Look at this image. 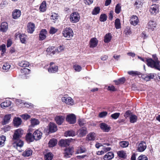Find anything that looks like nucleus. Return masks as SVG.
Returning <instances> with one entry per match:
<instances>
[{
    "instance_id": "nucleus-1",
    "label": "nucleus",
    "mask_w": 160,
    "mask_h": 160,
    "mask_svg": "<svg viewBox=\"0 0 160 160\" xmlns=\"http://www.w3.org/2000/svg\"><path fill=\"white\" fill-rule=\"evenodd\" d=\"M155 60H153L151 58L147 60V65L151 68L160 71V65L158 58H156Z\"/></svg>"
},
{
    "instance_id": "nucleus-2",
    "label": "nucleus",
    "mask_w": 160,
    "mask_h": 160,
    "mask_svg": "<svg viewBox=\"0 0 160 160\" xmlns=\"http://www.w3.org/2000/svg\"><path fill=\"white\" fill-rule=\"evenodd\" d=\"M70 20L72 23H76L79 21L80 19V16L77 12H74L70 15Z\"/></svg>"
},
{
    "instance_id": "nucleus-3",
    "label": "nucleus",
    "mask_w": 160,
    "mask_h": 160,
    "mask_svg": "<svg viewBox=\"0 0 160 160\" xmlns=\"http://www.w3.org/2000/svg\"><path fill=\"white\" fill-rule=\"evenodd\" d=\"M63 36L68 39L71 38L73 35V32L72 29L70 28H66L62 32Z\"/></svg>"
},
{
    "instance_id": "nucleus-4",
    "label": "nucleus",
    "mask_w": 160,
    "mask_h": 160,
    "mask_svg": "<svg viewBox=\"0 0 160 160\" xmlns=\"http://www.w3.org/2000/svg\"><path fill=\"white\" fill-rule=\"evenodd\" d=\"M23 133V131L21 129H18L15 130L13 136V139L15 140L20 139Z\"/></svg>"
},
{
    "instance_id": "nucleus-5",
    "label": "nucleus",
    "mask_w": 160,
    "mask_h": 160,
    "mask_svg": "<svg viewBox=\"0 0 160 160\" xmlns=\"http://www.w3.org/2000/svg\"><path fill=\"white\" fill-rule=\"evenodd\" d=\"M87 133V128L85 127L81 128L77 131L78 135L80 137H82L85 136Z\"/></svg>"
},
{
    "instance_id": "nucleus-6",
    "label": "nucleus",
    "mask_w": 160,
    "mask_h": 160,
    "mask_svg": "<svg viewBox=\"0 0 160 160\" xmlns=\"http://www.w3.org/2000/svg\"><path fill=\"white\" fill-rule=\"evenodd\" d=\"M149 11L152 15H155L159 12V9L158 5H151L149 9Z\"/></svg>"
},
{
    "instance_id": "nucleus-7",
    "label": "nucleus",
    "mask_w": 160,
    "mask_h": 160,
    "mask_svg": "<svg viewBox=\"0 0 160 160\" xmlns=\"http://www.w3.org/2000/svg\"><path fill=\"white\" fill-rule=\"evenodd\" d=\"M62 100L63 102L68 105H72L74 104L73 100L70 97H62Z\"/></svg>"
},
{
    "instance_id": "nucleus-8",
    "label": "nucleus",
    "mask_w": 160,
    "mask_h": 160,
    "mask_svg": "<svg viewBox=\"0 0 160 160\" xmlns=\"http://www.w3.org/2000/svg\"><path fill=\"white\" fill-rule=\"evenodd\" d=\"M66 120L70 123L74 124L76 122V118L75 115L71 114L67 116Z\"/></svg>"
},
{
    "instance_id": "nucleus-9",
    "label": "nucleus",
    "mask_w": 160,
    "mask_h": 160,
    "mask_svg": "<svg viewBox=\"0 0 160 160\" xmlns=\"http://www.w3.org/2000/svg\"><path fill=\"white\" fill-rule=\"evenodd\" d=\"M58 67L57 66L54 64L53 62L50 63V66L48 69V72L50 73H54L58 72Z\"/></svg>"
},
{
    "instance_id": "nucleus-10",
    "label": "nucleus",
    "mask_w": 160,
    "mask_h": 160,
    "mask_svg": "<svg viewBox=\"0 0 160 160\" xmlns=\"http://www.w3.org/2000/svg\"><path fill=\"white\" fill-rule=\"evenodd\" d=\"M129 21L131 24L135 26L138 23L139 20L137 16L133 15L130 18Z\"/></svg>"
},
{
    "instance_id": "nucleus-11",
    "label": "nucleus",
    "mask_w": 160,
    "mask_h": 160,
    "mask_svg": "<svg viewBox=\"0 0 160 160\" xmlns=\"http://www.w3.org/2000/svg\"><path fill=\"white\" fill-rule=\"evenodd\" d=\"M16 140H13V144L14 147L15 146V144L17 147L16 148L18 149V147L21 148L23 146V142L22 141L20 140V139H18Z\"/></svg>"
},
{
    "instance_id": "nucleus-12",
    "label": "nucleus",
    "mask_w": 160,
    "mask_h": 160,
    "mask_svg": "<svg viewBox=\"0 0 160 160\" xmlns=\"http://www.w3.org/2000/svg\"><path fill=\"white\" fill-rule=\"evenodd\" d=\"M42 133L38 129L36 130L33 133V136L35 140H38L40 139L42 137Z\"/></svg>"
},
{
    "instance_id": "nucleus-13",
    "label": "nucleus",
    "mask_w": 160,
    "mask_h": 160,
    "mask_svg": "<svg viewBox=\"0 0 160 160\" xmlns=\"http://www.w3.org/2000/svg\"><path fill=\"white\" fill-rule=\"evenodd\" d=\"M146 142L144 141H142L138 145L137 150L139 152H142L146 149Z\"/></svg>"
},
{
    "instance_id": "nucleus-14",
    "label": "nucleus",
    "mask_w": 160,
    "mask_h": 160,
    "mask_svg": "<svg viewBox=\"0 0 160 160\" xmlns=\"http://www.w3.org/2000/svg\"><path fill=\"white\" fill-rule=\"evenodd\" d=\"M50 132L52 133L56 132L57 130V128L56 124L53 122H50L48 125Z\"/></svg>"
},
{
    "instance_id": "nucleus-15",
    "label": "nucleus",
    "mask_w": 160,
    "mask_h": 160,
    "mask_svg": "<svg viewBox=\"0 0 160 160\" xmlns=\"http://www.w3.org/2000/svg\"><path fill=\"white\" fill-rule=\"evenodd\" d=\"M101 129L104 132H108L111 129V128L109 126L104 123H102L100 124Z\"/></svg>"
},
{
    "instance_id": "nucleus-16",
    "label": "nucleus",
    "mask_w": 160,
    "mask_h": 160,
    "mask_svg": "<svg viewBox=\"0 0 160 160\" xmlns=\"http://www.w3.org/2000/svg\"><path fill=\"white\" fill-rule=\"evenodd\" d=\"M35 29V25L34 23L29 22L27 25V31L28 32L32 33L34 31Z\"/></svg>"
},
{
    "instance_id": "nucleus-17",
    "label": "nucleus",
    "mask_w": 160,
    "mask_h": 160,
    "mask_svg": "<svg viewBox=\"0 0 160 160\" xmlns=\"http://www.w3.org/2000/svg\"><path fill=\"white\" fill-rule=\"evenodd\" d=\"M65 117L62 116H57L55 118L56 123L58 125H60L62 123Z\"/></svg>"
},
{
    "instance_id": "nucleus-18",
    "label": "nucleus",
    "mask_w": 160,
    "mask_h": 160,
    "mask_svg": "<svg viewBox=\"0 0 160 160\" xmlns=\"http://www.w3.org/2000/svg\"><path fill=\"white\" fill-rule=\"evenodd\" d=\"M70 140L61 139L59 143V145L62 147H67L69 145Z\"/></svg>"
},
{
    "instance_id": "nucleus-19",
    "label": "nucleus",
    "mask_w": 160,
    "mask_h": 160,
    "mask_svg": "<svg viewBox=\"0 0 160 160\" xmlns=\"http://www.w3.org/2000/svg\"><path fill=\"white\" fill-rule=\"evenodd\" d=\"M73 152V150L72 148H66L65 150L64 157L66 158H68L70 157Z\"/></svg>"
},
{
    "instance_id": "nucleus-20",
    "label": "nucleus",
    "mask_w": 160,
    "mask_h": 160,
    "mask_svg": "<svg viewBox=\"0 0 160 160\" xmlns=\"http://www.w3.org/2000/svg\"><path fill=\"white\" fill-rule=\"evenodd\" d=\"M156 26V23L155 22L153 21H150L148 22L147 27L149 29L153 31Z\"/></svg>"
},
{
    "instance_id": "nucleus-21",
    "label": "nucleus",
    "mask_w": 160,
    "mask_h": 160,
    "mask_svg": "<svg viewBox=\"0 0 160 160\" xmlns=\"http://www.w3.org/2000/svg\"><path fill=\"white\" fill-rule=\"evenodd\" d=\"M21 11L18 9L14 10L12 13V17L13 18L17 19L21 16Z\"/></svg>"
},
{
    "instance_id": "nucleus-22",
    "label": "nucleus",
    "mask_w": 160,
    "mask_h": 160,
    "mask_svg": "<svg viewBox=\"0 0 160 160\" xmlns=\"http://www.w3.org/2000/svg\"><path fill=\"white\" fill-rule=\"evenodd\" d=\"M98 43V40L96 38H92L90 40V47L92 48L95 47L97 46Z\"/></svg>"
},
{
    "instance_id": "nucleus-23",
    "label": "nucleus",
    "mask_w": 160,
    "mask_h": 160,
    "mask_svg": "<svg viewBox=\"0 0 160 160\" xmlns=\"http://www.w3.org/2000/svg\"><path fill=\"white\" fill-rule=\"evenodd\" d=\"M47 34V31L46 29H42L40 32L39 36V40H42L46 38V35Z\"/></svg>"
},
{
    "instance_id": "nucleus-24",
    "label": "nucleus",
    "mask_w": 160,
    "mask_h": 160,
    "mask_svg": "<svg viewBox=\"0 0 160 160\" xmlns=\"http://www.w3.org/2000/svg\"><path fill=\"white\" fill-rule=\"evenodd\" d=\"M114 156L113 153L112 152H109L107 153L103 157L104 160H110Z\"/></svg>"
},
{
    "instance_id": "nucleus-25",
    "label": "nucleus",
    "mask_w": 160,
    "mask_h": 160,
    "mask_svg": "<svg viewBox=\"0 0 160 160\" xmlns=\"http://www.w3.org/2000/svg\"><path fill=\"white\" fill-rule=\"evenodd\" d=\"M8 23L5 22H2L0 27V30L2 32H5L8 29Z\"/></svg>"
},
{
    "instance_id": "nucleus-26",
    "label": "nucleus",
    "mask_w": 160,
    "mask_h": 160,
    "mask_svg": "<svg viewBox=\"0 0 160 160\" xmlns=\"http://www.w3.org/2000/svg\"><path fill=\"white\" fill-rule=\"evenodd\" d=\"M13 122L14 125L16 127H18L21 124L22 121L20 118L15 117L14 119Z\"/></svg>"
},
{
    "instance_id": "nucleus-27",
    "label": "nucleus",
    "mask_w": 160,
    "mask_h": 160,
    "mask_svg": "<svg viewBox=\"0 0 160 160\" xmlns=\"http://www.w3.org/2000/svg\"><path fill=\"white\" fill-rule=\"evenodd\" d=\"M96 137V134L93 132H91L89 133L86 137L87 140L89 141L95 140Z\"/></svg>"
},
{
    "instance_id": "nucleus-28",
    "label": "nucleus",
    "mask_w": 160,
    "mask_h": 160,
    "mask_svg": "<svg viewBox=\"0 0 160 160\" xmlns=\"http://www.w3.org/2000/svg\"><path fill=\"white\" fill-rule=\"evenodd\" d=\"M54 48L55 47H50L48 48L46 50L47 54L51 55L55 54L56 53V51L54 50Z\"/></svg>"
},
{
    "instance_id": "nucleus-29",
    "label": "nucleus",
    "mask_w": 160,
    "mask_h": 160,
    "mask_svg": "<svg viewBox=\"0 0 160 160\" xmlns=\"http://www.w3.org/2000/svg\"><path fill=\"white\" fill-rule=\"evenodd\" d=\"M11 114H7L4 116L3 118V125L6 124L9 122L11 118Z\"/></svg>"
},
{
    "instance_id": "nucleus-30",
    "label": "nucleus",
    "mask_w": 160,
    "mask_h": 160,
    "mask_svg": "<svg viewBox=\"0 0 160 160\" xmlns=\"http://www.w3.org/2000/svg\"><path fill=\"white\" fill-rule=\"evenodd\" d=\"M39 10L41 12H44L46 10V2L43 1L40 5L39 7Z\"/></svg>"
},
{
    "instance_id": "nucleus-31",
    "label": "nucleus",
    "mask_w": 160,
    "mask_h": 160,
    "mask_svg": "<svg viewBox=\"0 0 160 160\" xmlns=\"http://www.w3.org/2000/svg\"><path fill=\"white\" fill-rule=\"evenodd\" d=\"M11 102L9 100H6L1 104V107L2 108H5L6 107H8L11 105Z\"/></svg>"
},
{
    "instance_id": "nucleus-32",
    "label": "nucleus",
    "mask_w": 160,
    "mask_h": 160,
    "mask_svg": "<svg viewBox=\"0 0 160 160\" xmlns=\"http://www.w3.org/2000/svg\"><path fill=\"white\" fill-rule=\"evenodd\" d=\"M57 142V141L56 139L52 138L49 142L48 146L49 147H53L56 145Z\"/></svg>"
},
{
    "instance_id": "nucleus-33",
    "label": "nucleus",
    "mask_w": 160,
    "mask_h": 160,
    "mask_svg": "<svg viewBox=\"0 0 160 160\" xmlns=\"http://www.w3.org/2000/svg\"><path fill=\"white\" fill-rule=\"evenodd\" d=\"M34 139L33 136H32L31 133L28 134L26 136V140L28 142H32Z\"/></svg>"
},
{
    "instance_id": "nucleus-34",
    "label": "nucleus",
    "mask_w": 160,
    "mask_h": 160,
    "mask_svg": "<svg viewBox=\"0 0 160 160\" xmlns=\"http://www.w3.org/2000/svg\"><path fill=\"white\" fill-rule=\"evenodd\" d=\"M154 75L152 74H150L148 75H144L142 76V78L145 80L147 81L150 79H152L154 78Z\"/></svg>"
},
{
    "instance_id": "nucleus-35",
    "label": "nucleus",
    "mask_w": 160,
    "mask_h": 160,
    "mask_svg": "<svg viewBox=\"0 0 160 160\" xmlns=\"http://www.w3.org/2000/svg\"><path fill=\"white\" fill-rule=\"evenodd\" d=\"M143 3V0H136L134 5L137 8L142 7Z\"/></svg>"
},
{
    "instance_id": "nucleus-36",
    "label": "nucleus",
    "mask_w": 160,
    "mask_h": 160,
    "mask_svg": "<svg viewBox=\"0 0 160 160\" xmlns=\"http://www.w3.org/2000/svg\"><path fill=\"white\" fill-rule=\"evenodd\" d=\"M32 153V151L29 149H28L22 153V155L24 157H28L31 155Z\"/></svg>"
},
{
    "instance_id": "nucleus-37",
    "label": "nucleus",
    "mask_w": 160,
    "mask_h": 160,
    "mask_svg": "<svg viewBox=\"0 0 160 160\" xmlns=\"http://www.w3.org/2000/svg\"><path fill=\"white\" fill-rule=\"evenodd\" d=\"M75 132L74 131L72 130L68 131L65 133V135L66 137H73L75 136Z\"/></svg>"
},
{
    "instance_id": "nucleus-38",
    "label": "nucleus",
    "mask_w": 160,
    "mask_h": 160,
    "mask_svg": "<svg viewBox=\"0 0 160 160\" xmlns=\"http://www.w3.org/2000/svg\"><path fill=\"white\" fill-rule=\"evenodd\" d=\"M29 65V62L26 61H22L18 63L19 66L24 68L28 67Z\"/></svg>"
},
{
    "instance_id": "nucleus-39",
    "label": "nucleus",
    "mask_w": 160,
    "mask_h": 160,
    "mask_svg": "<svg viewBox=\"0 0 160 160\" xmlns=\"http://www.w3.org/2000/svg\"><path fill=\"white\" fill-rule=\"evenodd\" d=\"M112 38V36L110 33L106 34L104 37V42L108 43L110 42Z\"/></svg>"
},
{
    "instance_id": "nucleus-40",
    "label": "nucleus",
    "mask_w": 160,
    "mask_h": 160,
    "mask_svg": "<svg viewBox=\"0 0 160 160\" xmlns=\"http://www.w3.org/2000/svg\"><path fill=\"white\" fill-rule=\"evenodd\" d=\"M10 65L8 62L5 63L2 67V70L4 72H7L10 69Z\"/></svg>"
},
{
    "instance_id": "nucleus-41",
    "label": "nucleus",
    "mask_w": 160,
    "mask_h": 160,
    "mask_svg": "<svg viewBox=\"0 0 160 160\" xmlns=\"http://www.w3.org/2000/svg\"><path fill=\"white\" fill-rule=\"evenodd\" d=\"M119 145L121 147L123 148H125L128 146L129 143L128 141H122L119 142Z\"/></svg>"
},
{
    "instance_id": "nucleus-42",
    "label": "nucleus",
    "mask_w": 160,
    "mask_h": 160,
    "mask_svg": "<svg viewBox=\"0 0 160 160\" xmlns=\"http://www.w3.org/2000/svg\"><path fill=\"white\" fill-rule=\"evenodd\" d=\"M31 125L33 126L38 125L39 124L40 122L39 121L35 118H32L31 120Z\"/></svg>"
},
{
    "instance_id": "nucleus-43",
    "label": "nucleus",
    "mask_w": 160,
    "mask_h": 160,
    "mask_svg": "<svg viewBox=\"0 0 160 160\" xmlns=\"http://www.w3.org/2000/svg\"><path fill=\"white\" fill-rule=\"evenodd\" d=\"M30 70L27 68H24L20 70L22 75H26L29 74L30 72Z\"/></svg>"
},
{
    "instance_id": "nucleus-44",
    "label": "nucleus",
    "mask_w": 160,
    "mask_h": 160,
    "mask_svg": "<svg viewBox=\"0 0 160 160\" xmlns=\"http://www.w3.org/2000/svg\"><path fill=\"white\" fill-rule=\"evenodd\" d=\"M130 122L133 123L136 122L137 120V117L134 115H131L129 117Z\"/></svg>"
},
{
    "instance_id": "nucleus-45",
    "label": "nucleus",
    "mask_w": 160,
    "mask_h": 160,
    "mask_svg": "<svg viewBox=\"0 0 160 160\" xmlns=\"http://www.w3.org/2000/svg\"><path fill=\"white\" fill-rule=\"evenodd\" d=\"M86 151V149L84 147H80L77 150L76 153L77 154H79L84 153Z\"/></svg>"
},
{
    "instance_id": "nucleus-46",
    "label": "nucleus",
    "mask_w": 160,
    "mask_h": 160,
    "mask_svg": "<svg viewBox=\"0 0 160 160\" xmlns=\"http://www.w3.org/2000/svg\"><path fill=\"white\" fill-rule=\"evenodd\" d=\"M21 42L22 43H25L27 39L26 36L24 34H21L19 36Z\"/></svg>"
},
{
    "instance_id": "nucleus-47",
    "label": "nucleus",
    "mask_w": 160,
    "mask_h": 160,
    "mask_svg": "<svg viewBox=\"0 0 160 160\" xmlns=\"http://www.w3.org/2000/svg\"><path fill=\"white\" fill-rule=\"evenodd\" d=\"M115 28L117 29H118L121 28V23L120 20L118 18H117L115 22Z\"/></svg>"
},
{
    "instance_id": "nucleus-48",
    "label": "nucleus",
    "mask_w": 160,
    "mask_h": 160,
    "mask_svg": "<svg viewBox=\"0 0 160 160\" xmlns=\"http://www.w3.org/2000/svg\"><path fill=\"white\" fill-rule=\"evenodd\" d=\"M53 155L51 152H49L45 155V158L46 160H51L53 157Z\"/></svg>"
},
{
    "instance_id": "nucleus-49",
    "label": "nucleus",
    "mask_w": 160,
    "mask_h": 160,
    "mask_svg": "<svg viewBox=\"0 0 160 160\" xmlns=\"http://www.w3.org/2000/svg\"><path fill=\"white\" fill-rule=\"evenodd\" d=\"M118 154L119 157L123 158H125L127 156L126 152L123 151H121L118 152Z\"/></svg>"
},
{
    "instance_id": "nucleus-50",
    "label": "nucleus",
    "mask_w": 160,
    "mask_h": 160,
    "mask_svg": "<svg viewBox=\"0 0 160 160\" xmlns=\"http://www.w3.org/2000/svg\"><path fill=\"white\" fill-rule=\"evenodd\" d=\"M58 14L52 13L51 16V19L52 20L56 21L58 19Z\"/></svg>"
},
{
    "instance_id": "nucleus-51",
    "label": "nucleus",
    "mask_w": 160,
    "mask_h": 160,
    "mask_svg": "<svg viewBox=\"0 0 160 160\" xmlns=\"http://www.w3.org/2000/svg\"><path fill=\"white\" fill-rule=\"evenodd\" d=\"M124 33L126 35H128L131 34L132 32L130 28L129 27H126L124 30Z\"/></svg>"
},
{
    "instance_id": "nucleus-52",
    "label": "nucleus",
    "mask_w": 160,
    "mask_h": 160,
    "mask_svg": "<svg viewBox=\"0 0 160 160\" xmlns=\"http://www.w3.org/2000/svg\"><path fill=\"white\" fill-rule=\"evenodd\" d=\"M128 73L130 75L133 76H136V75H138L140 74V72L136 71H129L128 72Z\"/></svg>"
},
{
    "instance_id": "nucleus-53",
    "label": "nucleus",
    "mask_w": 160,
    "mask_h": 160,
    "mask_svg": "<svg viewBox=\"0 0 160 160\" xmlns=\"http://www.w3.org/2000/svg\"><path fill=\"white\" fill-rule=\"evenodd\" d=\"M6 140V137L3 135L0 137V147L4 145V142Z\"/></svg>"
},
{
    "instance_id": "nucleus-54",
    "label": "nucleus",
    "mask_w": 160,
    "mask_h": 160,
    "mask_svg": "<svg viewBox=\"0 0 160 160\" xmlns=\"http://www.w3.org/2000/svg\"><path fill=\"white\" fill-rule=\"evenodd\" d=\"M121 11V7L120 4H118L115 7V12L117 14L119 13Z\"/></svg>"
},
{
    "instance_id": "nucleus-55",
    "label": "nucleus",
    "mask_w": 160,
    "mask_h": 160,
    "mask_svg": "<svg viewBox=\"0 0 160 160\" xmlns=\"http://www.w3.org/2000/svg\"><path fill=\"white\" fill-rule=\"evenodd\" d=\"M100 8L98 7H97L94 8L93 10L92 13L93 15H97L100 12Z\"/></svg>"
},
{
    "instance_id": "nucleus-56",
    "label": "nucleus",
    "mask_w": 160,
    "mask_h": 160,
    "mask_svg": "<svg viewBox=\"0 0 160 160\" xmlns=\"http://www.w3.org/2000/svg\"><path fill=\"white\" fill-rule=\"evenodd\" d=\"M73 68L76 71L78 72H80L82 69L81 66L77 64L73 65Z\"/></svg>"
},
{
    "instance_id": "nucleus-57",
    "label": "nucleus",
    "mask_w": 160,
    "mask_h": 160,
    "mask_svg": "<svg viewBox=\"0 0 160 160\" xmlns=\"http://www.w3.org/2000/svg\"><path fill=\"white\" fill-rule=\"evenodd\" d=\"M107 16L106 14H102L100 18V20L101 22H104L107 20Z\"/></svg>"
},
{
    "instance_id": "nucleus-58",
    "label": "nucleus",
    "mask_w": 160,
    "mask_h": 160,
    "mask_svg": "<svg viewBox=\"0 0 160 160\" xmlns=\"http://www.w3.org/2000/svg\"><path fill=\"white\" fill-rule=\"evenodd\" d=\"M107 114L108 112H102L99 113V117L100 118H103L105 117Z\"/></svg>"
},
{
    "instance_id": "nucleus-59",
    "label": "nucleus",
    "mask_w": 160,
    "mask_h": 160,
    "mask_svg": "<svg viewBox=\"0 0 160 160\" xmlns=\"http://www.w3.org/2000/svg\"><path fill=\"white\" fill-rule=\"evenodd\" d=\"M138 160H148V158L147 156L144 155H141L138 158Z\"/></svg>"
},
{
    "instance_id": "nucleus-60",
    "label": "nucleus",
    "mask_w": 160,
    "mask_h": 160,
    "mask_svg": "<svg viewBox=\"0 0 160 160\" xmlns=\"http://www.w3.org/2000/svg\"><path fill=\"white\" fill-rule=\"evenodd\" d=\"M78 124L80 126H83L86 123L84 119H79L78 121Z\"/></svg>"
},
{
    "instance_id": "nucleus-61",
    "label": "nucleus",
    "mask_w": 160,
    "mask_h": 160,
    "mask_svg": "<svg viewBox=\"0 0 160 160\" xmlns=\"http://www.w3.org/2000/svg\"><path fill=\"white\" fill-rule=\"evenodd\" d=\"M21 116L23 119L26 120L29 118L31 117L30 115H28L27 113L22 114Z\"/></svg>"
},
{
    "instance_id": "nucleus-62",
    "label": "nucleus",
    "mask_w": 160,
    "mask_h": 160,
    "mask_svg": "<svg viewBox=\"0 0 160 160\" xmlns=\"http://www.w3.org/2000/svg\"><path fill=\"white\" fill-rule=\"evenodd\" d=\"M64 50V48L63 46H60L55 50L56 52H59Z\"/></svg>"
},
{
    "instance_id": "nucleus-63",
    "label": "nucleus",
    "mask_w": 160,
    "mask_h": 160,
    "mask_svg": "<svg viewBox=\"0 0 160 160\" xmlns=\"http://www.w3.org/2000/svg\"><path fill=\"white\" fill-rule=\"evenodd\" d=\"M57 31V29L53 27H51L49 30V33L51 34H54Z\"/></svg>"
},
{
    "instance_id": "nucleus-64",
    "label": "nucleus",
    "mask_w": 160,
    "mask_h": 160,
    "mask_svg": "<svg viewBox=\"0 0 160 160\" xmlns=\"http://www.w3.org/2000/svg\"><path fill=\"white\" fill-rule=\"evenodd\" d=\"M119 113H115L111 115V117L115 119H117L120 115Z\"/></svg>"
}]
</instances>
